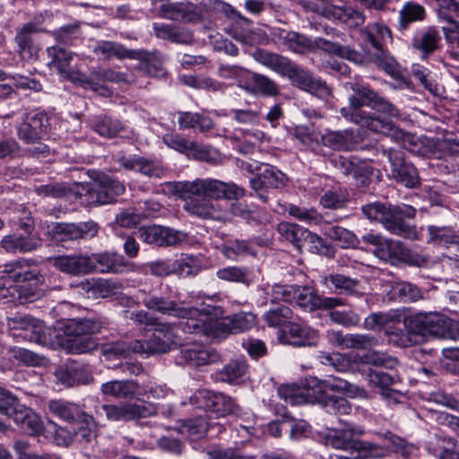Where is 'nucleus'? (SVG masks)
I'll return each mask as SVG.
<instances>
[{"mask_svg":"<svg viewBox=\"0 0 459 459\" xmlns=\"http://www.w3.org/2000/svg\"><path fill=\"white\" fill-rule=\"evenodd\" d=\"M350 88L354 94L349 97L348 107L340 109L346 120L395 140L404 138V132L391 120L400 116L395 106L366 85L350 83Z\"/></svg>","mask_w":459,"mask_h":459,"instance_id":"f257e3e1","label":"nucleus"},{"mask_svg":"<svg viewBox=\"0 0 459 459\" xmlns=\"http://www.w3.org/2000/svg\"><path fill=\"white\" fill-rule=\"evenodd\" d=\"M173 191L186 200L184 209L186 212L219 221L227 220L228 211L217 201L237 200L245 195V189L237 184L210 178L175 182Z\"/></svg>","mask_w":459,"mask_h":459,"instance_id":"f03ea898","label":"nucleus"},{"mask_svg":"<svg viewBox=\"0 0 459 459\" xmlns=\"http://www.w3.org/2000/svg\"><path fill=\"white\" fill-rule=\"evenodd\" d=\"M257 323L256 316L251 312H240L221 320L206 316L204 320L186 323L189 333L204 334L212 339H224L252 329Z\"/></svg>","mask_w":459,"mask_h":459,"instance_id":"7ed1b4c3","label":"nucleus"},{"mask_svg":"<svg viewBox=\"0 0 459 459\" xmlns=\"http://www.w3.org/2000/svg\"><path fill=\"white\" fill-rule=\"evenodd\" d=\"M102 327V321L96 316L67 319L59 328L65 336L62 343L71 353L91 352L98 344L89 335L100 332Z\"/></svg>","mask_w":459,"mask_h":459,"instance_id":"20e7f679","label":"nucleus"},{"mask_svg":"<svg viewBox=\"0 0 459 459\" xmlns=\"http://www.w3.org/2000/svg\"><path fill=\"white\" fill-rule=\"evenodd\" d=\"M405 327L411 333L425 336L457 341L459 322L438 313H417L404 319Z\"/></svg>","mask_w":459,"mask_h":459,"instance_id":"39448f33","label":"nucleus"},{"mask_svg":"<svg viewBox=\"0 0 459 459\" xmlns=\"http://www.w3.org/2000/svg\"><path fill=\"white\" fill-rule=\"evenodd\" d=\"M0 415L13 418L22 431L30 436L42 430L40 418L30 408L19 403L16 397L9 391L0 388ZM7 429V425L0 419V431Z\"/></svg>","mask_w":459,"mask_h":459,"instance_id":"423d86ee","label":"nucleus"},{"mask_svg":"<svg viewBox=\"0 0 459 459\" xmlns=\"http://www.w3.org/2000/svg\"><path fill=\"white\" fill-rule=\"evenodd\" d=\"M368 42L376 50L374 63L386 74L394 75L398 72L395 59L385 49L387 44L393 42L392 31L383 22H375L363 30Z\"/></svg>","mask_w":459,"mask_h":459,"instance_id":"0eeeda50","label":"nucleus"},{"mask_svg":"<svg viewBox=\"0 0 459 459\" xmlns=\"http://www.w3.org/2000/svg\"><path fill=\"white\" fill-rule=\"evenodd\" d=\"M328 390H336V385L327 380L312 378L303 387L281 385L279 387L278 393L281 397L290 404L305 401L307 403H317L324 407L331 397L327 394Z\"/></svg>","mask_w":459,"mask_h":459,"instance_id":"6e6552de","label":"nucleus"},{"mask_svg":"<svg viewBox=\"0 0 459 459\" xmlns=\"http://www.w3.org/2000/svg\"><path fill=\"white\" fill-rule=\"evenodd\" d=\"M416 215V209L408 204L388 205L384 212L381 224L389 232L397 236L416 239L418 233L415 227L404 221V218L412 219Z\"/></svg>","mask_w":459,"mask_h":459,"instance_id":"1a4fd4ad","label":"nucleus"},{"mask_svg":"<svg viewBox=\"0 0 459 459\" xmlns=\"http://www.w3.org/2000/svg\"><path fill=\"white\" fill-rule=\"evenodd\" d=\"M191 403L206 411L214 413L217 417H224L230 414L238 415L239 406L233 398L222 393H215L210 390H199L190 398Z\"/></svg>","mask_w":459,"mask_h":459,"instance_id":"9d476101","label":"nucleus"},{"mask_svg":"<svg viewBox=\"0 0 459 459\" xmlns=\"http://www.w3.org/2000/svg\"><path fill=\"white\" fill-rule=\"evenodd\" d=\"M84 193L81 194L83 202L88 204H107L113 203L122 195L125 186L113 178L103 177L101 179L82 186Z\"/></svg>","mask_w":459,"mask_h":459,"instance_id":"9b49d317","label":"nucleus"},{"mask_svg":"<svg viewBox=\"0 0 459 459\" xmlns=\"http://www.w3.org/2000/svg\"><path fill=\"white\" fill-rule=\"evenodd\" d=\"M99 232V226L92 221L79 223L52 222L48 227V233L57 242L90 239Z\"/></svg>","mask_w":459,"mask_h":459,"instance_id":"f8f14e48","label":"nucleus"},{"mask_svg":"<svg viewBox=\"0 0 459 459\" xmlns=\"http://www.w3.org/2000/svg\"><path fill=\"white\" fill-rule=\"evenodd\" d=\"M278 231L298 248H301L305 243H310L313 245L312 248L317 252H320L321 248H325L324 254L328 257L334 255L333 248L326 246L322 238L298 224L281 221L278 224Z\"/></svg>","mask_w":459,"mask_h":459,"instance_id":"ddd939ff","label":"nucleus"},{"mask_svg":"<svg viewBox=\"0 0 459 459\" xmlns=\"http://www.w3.org/2000/svg\"><path fill=\"white\" fill-rule=\"evenodd\" d=\"M133 264L126 261L122 255L115 252L88 254V273L119 274L132 271Z\"/></svg>","mask_w":459,"mask_h":459,"instance_id":"4468645a","label":"nucleus"},{"mask_svg":"<svg viewBox=\"0 0 459 459\" xmlns=\"http://www.w3.org/2000/svg\"><path fill=\"white\" fill-rule=\"evenodd\" d=\"M47 52L50 58L48 65L51 71L56 72L62 78L80 85L82 82H88L85 74L72 67L74 53L59 47L48 48Z\"/></svg>","mask_w":459,"mask_h":459,"instance_id":"2eb2a0df","label":"nucleus"},{"mask_svg":"<svg viewBox=\"0 0 459 459\" xmlns=\"http://www.w3.org/2000/svg\"><path fill=\"white\" fill-rule=\"evenodd\" d=\"M134 234L143 242L156 247L177 246L186 239L183 231L159 225L143 226Z\"/></svg>","mask_w":459,"mask_h":459,"instance_id":"dca6fc26","label":"nucleus"},{"mask_svg":"<svg viewBox=\"0 0 459 459\" xmlns=\"http://www.w3.org/2000/svg\"><path fill=\"white\" fill-rule=\"evenodd\" d=\"M391 165V176L398 183L409 188H415L420 185V178L416 168L404 159L403 152L389 149L384 151Z\"/></svg>","mask_w":459,"mask_h":459,"instance_id":"f3484780","label":"nucleus"},{"mask_svg":"<svg viewBox=\"0 0 459 459\" xmlns=\"http://www.w3.org/2000/svg\"><path fill=\"white\" fill-rule=\"evenodd\" d=\"M7 326L11 331H20L18 333H13L15 336H22L40 345H47L48 342L43 322L31 316H16L8 318Z\"/></svg>","mask_w":459,"mask_h":459,"instance_id":"a211bd4d","label":"nucleus"},{"mask_svg":"<svg viewBox=\"0 0 459 459\" xmlns=\"http://www.w3.org/2000/svg\"><path fill=\"white\" fill-rule=\"evenodd\" d=\"M259 169L260 172L250 179V186L260 199L266 202V190L283 187L287 178L278 169L268 164L263 165Z\"/></svg>","mask_w":459,"mask_h":459,"instance_id":"6ab92c4d","label":"nucleus"},{"mask_svg":"<svg viewBox=\"0 0 459 459\" xmlns=\"http://www.w3.org/2000/svg\"><path fill=\"white\" fill-rule=\"evenodd\" d=\"M143 305L150 310L178 318H188L191 321L198 313L194 307H186L183 302H176L160 296H148L143 300Z\"/></svg>","mask_w":459,"mask_h":459,"instance_id":"aec40b11","label":"nucleus"},{"mask_svg":"<svg viewBox=\"0 0 459 459\" xmlns=\"http://www.w3.org/2000/svg\"><path fill=\"white\" fill-rule=\"evenodd\" d=\"M293 302L308 311L333 309L343 304L339 298L320 296L315 289L309 286H298Z\"/></svg>","mask_w":459,"mask_h":459,"instance_id":"412c9836","label":"nucleus"},{"mask_svg":"<svg viewBox=\"0 0 459 459\" xmlns=\"http://www.w3.org/2000/svg\"><path fill=\"white\" fill-rule=\"evenodd\" d=\"M111 421H129L146 418L152 414L151 409L140 403L103 404L99 409Z\"/></svg>","mask_w":459,"mask_h":459,"instance_id":"4be33fe9","label":"nucleus"},{"mask_svg":"<svg viewBox=\"0 0 459 459\" xmlns=\"http://www.w3.org/2000/svg\"><path fill=\"white\" fill-rule=\"evenodd\" d=\"M153 326L152 336L146 342H143L145 351L142 354L146 356L151 353H165L170 350L171 345L179 342L171 325L157 323Z\"/></svg>","mask_w":459,"mask_h":459,"instance_id":"5701e85b","label":"nucleus"},{"mask_svg":"<svg viewBox=\"0 0 459 459\" xmlns=\"http://www.w3.org/2000/svg\"><path fill=\"white\" fill-rule=\"evenodd\" d=\"M365 433L362 427L349 422H343V428L332 429L326 436V444L336 449H355L360 446L359 437Z\"/></svg>","mask_w":459,"mask_h":459,"instance_id":"b1692460","label":"nucleus"},{"mask_svg":"<svg viewBox=\"0 0 459 459\" xmlns=\"http://www.w3.org/2000/svg\"><path fill=\"white\" fill-rule=\"evenodd\" d=\"M287 77L294 86L319 98L324 99L331 95V90L325 82L314 77L308 71L304 70L296 64L293 65Z\"/></svg>","mask_w":459,"mask_h":459,"instance_id":"393cba45","label":"nucleus"},{"mask_svg":"<svg viewBox=\"0 0 459 459\" xmlns=\"http://www.w3.org/2000/svg\"><path fill=\"white\" fill-rule=\"evenodd\" d=\"M437 3V16L440 21L446 22L442 27L446 40L459 43V3L455 0H435Z\"/></svg>","mask_w":459,"mask_h":459,"instance_id":"a878e982","label":"nucleus"},{"mask_svg":"<svg viewBox=\"0 0 459 459\" xmlns=\"http://www.w3.org/2000/svg\"><path fill=\"white\" fill-rule=\"evenodd\" d=\"M118 163L125 169L134 170L149 178H160L165 175V169L160 161L136 154L122 155Z\"/></svg>","mask_w":459,"mask_h":459,"instance_id":"bb28decb","label":"nucleus"},{"mask_svg":"<svg viewBox=\"0 0 459 459\" xmlns=\"http://www.w3.org/2000/svg\"><path fill=\"white\" fill-rule=\"evenodd\" d=\"M51 264L61 273L81 277L88 275V254L74 253L49 258Z\"/></svg>","mask_w":459,"mask_h":459,"instance_id":"cd10ccee","label":"nucleus"},{"mask_svg":"<svg viewBox=\"0 0 459 459\" xmlns=\"http://www.w3.org/2000/svg\"><path fill=\"white\" fill-rule=\"evenodd\" d=\"M55 375L58 382L66 386L86 385L93 379L90 367L75 361L59 367Z\"/></svg>","mask_w":459,"mask_h":459,"instance_id":"c85d7f7f","label":"nucleus"},{"mask_svg":"<svg viewBox=\"0 0 459 459\" xmlns=\"http://www.w3.org/2000/svg\"><path fill=\"white\" fill-rule=\"evenodd\" d=\"M220 359V355L214 350L199 343L186 346L180 351L181 361L192 368L215 363Z\"/></svg>","mask_w":459,"mask_h":459,"instance_id":"c756f323","label":"nucleus"},{"mask_svg":"<svg viewBox=\"0 0 459 459\" xmlns=\"http://www.w3.org/2000/svg\"><path fill=\"white\" fill-rule=\"evenodd\" d=\"M323 145L337 151H352L359 143V136L352 129L327 131L322 137Z\"/></svg>","mask_w":459,"mask_h":459,"instance_id":"7c9ffc66","label":"nucleus"},{"mask_svg":"<svg viewBox=\"0 0 459 459\" xmlns=\"http://www.w3.org/2000/svg\"><path fill=\"white\" fill-rule=\"evenodd\" d=\"M46 31L43 28H39L35 23H25L16 33L14 41L17 45V52L22 58H31L38 51V48L33 39V34Z\"/></svg>","mask_w":459,"mask_h":459,"instance_id":"2f4dec72","label":"nucleus"},{"mask_svg":"<svg viewBox=\"0 0 459 459\" xmlns=\"http://www.w3.org/2000/svg\"><path fill=\"white\" fill-rule=\"evenodd\" d=\"M87 82H82L81 86L85 89H91L97 91L100 87L101 83L106 82H134V77L126 74L119 73L112 69H99L94 70L88 76L86 75Z\"/></svg>","mask_w":459,"mask_h":459,"instance_id":"473e14b6","label":"nucleus"},{"mask_svg":"<svg viewBox=\"0 0 459 459\" xmlns=\"http://www.w3.org/2000/svg\"><path fill=\"white\" fill-rule=\"evenodd\" d=\"M284 342L296 346H314L317 343L318 336L315 330L291 323L282 335Z\"/></svg>","mask_w":459,"mask_h":459,"instance_id":"72a5a7b5","label":"nucleus"},{"mask_svg":"<svg viewBox=\"0 0 459 459\" xmlns=\"http://www.w3.org/2000/svg\"><path fill=\"white\" fill-rule=\"evenodd\" d=\"M48 408L54 416L70 423L87 421L89 417L77 404L65 400H51Z\"/></svg>","mask_w":459,"mask_h":459,"instance_id":"f704fd0d","label":"nucleus"},{"mask_svg":"<svg viewBox=\"0 0 459 459\" xmlns=\"http://www.w3.org/2000/svg\"><path fill=\"white\" fill-rule=\"evenodd\" d=\"M80 286L93 299L110 297L117 294L122 288V285L117 281L101 278L84 280Z\"/></svg>","mask_w":459,"mask_h":459,"instance_id":"c9c22d12","label":"nucleus"},{"mask_svg":"<svg viewBox=\"0 0 459 459\" xmlns=\"http://www.w3.org/2000/svg\"><path fill=\"white\" fill-rule=\"evenodd\" d=\"M324 281L328 288H333L337 294L360 296L365 292L359 281L344 274H329Z\"/></svg>","mask_w":459,"mask_h":459,"instance_id":"e433bc0d","label":"nucleus"},{"mask_svg":"<svg viewBox=\"0 0 459 459\" xmlns=\"http://www.w3.org/2000/svg\"><path fill=\"white\" fill-rule=\"evenodd\" d=\"M253 56L261 65L285 77L290 74L295 64L283 56L263 49L255 50Z\"/></svg>","mask_w":459,"mask_h":459,"instance_id":"4c0bfd02","label":"nucleus"},{"mask_svg":"<svg viewBox=\"0 0 459 459\" xmlns=\"http://www.w3.org/2000/svg\"><path fill=\"white\" fill-rule=\"evenodd\" d=\"M139 390V385L134 380H111L103 383L100 391L104 395L116 399H132Z\"/></svg>","mask_w":459,"mask_h":459,"instance_id":"58836bf2","label":"nucleus"},{"mask_svg":"<svg viewBox=\"0 0 459 459\" xmlns=\"http://www.w3.org/2000/svg\"><path fill=\"white\" fill-rule=\"evenodd\" d=\"M134 59L139 60L135 66L138 72L152 77H163L166 75L163 60L157 53L136 52Z\"/></svg>","mask_w":459,"mask_h":459,"instance_id":"ea45409f","label":"nucleus"},{"mask_svg":"<svg viewBox=\"0 0 459 459\" xmlns=\"http://www.w3.org/2000/svg\"><path fill=\"white\" fill-rule=\"evenodd\" d=\"M309 48L314 49H321L329 54L335 55L342 58L348 59L354 63H359L361 61V56L356 50L350 48L349 47H342L339 44L332 42L323 38H316L314 41L309 43Z\"/></svg>","mask_w":459,"mask_h":459,"instance_id":"a19ab883","label":"nucleus"},{"mask_svg":"<svg viewBox=\"0 0 459 459\" xmlns=\"http://www.w3.org/2000/svg\"><path fill=\"white\" fill-rule=\"evenodd\" d=\"M93 52L100 58L108 60L112 57L117 59L135 58L136 51L126 48L122 44L114 41H100L94 48Z\"/></svg>","mask_w":459,"mask_h":459,"instance_id":"79ce46f5","label":"nucleus"},{"mask_svg":"<svg viewBox=\"0 0 459 459\" xmlns=\"http://www.w3.org/2000/svg\"><path fill=\"white\" fill-rule=\"evenodd\" d=\"M145 351L144 344L138 340L133 342L117 341L108 343L101 348L103 355L111 357H126L130 353H143Z\"/></svg>","mask_w":459,"mask_h":459,"instance_id":"37998d69","label":"nucleus"},{"mask_svg":"<svg viewBox=\"0 0 459 459\" xmlns=\"http://www.w3.org/2000/svg\"><path fill=\"white\" fill-rule=\"evenodd\" d=\"M178 122L180 129H198L201 133L211 131L214 123L207 116L193 112H178Z\"/></svg>","mask_w":459,"mask_h":459,"instance_id":"c03bdc74","label":"nucleus"},{"mask_svg":"<svg viewBox=\"0 0 459 459\" xmlns=\"http://www.w3.org/2000/svg\"><path fill=\"white\" fill-rule=\"evenodd\" d=\"M0 244L8 253H15L17 251L26 253L38 248L40 241L34 237L7 235L3 238Z\"/></svg>","mask_w":459,"mask_h":459,"instance_id":"a18cd8bd","label":"nucleus"},{"mask_svg":"<svg viewBox=\"0 0 459 459\" xmlns=\"http://www.w3.org/2000/svg\"><path fill=\"white\" fill-rule=\"evenodd\" d=\"M374 254L383 261L396 264L406 257V248L400 241L385 239L380 247L375 248Z\"/></svg>","mask_w":459,"mask_h":459,"instance_id":"49530a36","label":"nucleus"},{"mask_svg":"<svg viewBox=\"0 0 459 459\" xmlns=\"http://www.w3.org/2000/svg\"><path fill=\"white\" fill-rule=\"evenodd\" d=\"M425 15L426 11L421 4L411 1L406 2L399 11V30H405L410 24L423 21Z\"/></svg>","mask_w":459,"mask_h":459,"instance_id":"de8ad7c7","label":"nucleus"},{"mask_svg":"<svg viewBox=\"0 0 459 459\" xmlns=\"http://www.w3.org/2000/svg\"><path fill=\"white\" fill-rule=\"evenodd\" d=\"M216 276L222 281L241 283L248 286L255 281L252 272L247 267L226 266L216 272Z\"/></svg>","mask_w":459,"mask_h":459,"instance_id":"09e8293b","label":"nucleus"},{"mask_svg":"<svg viewBox=\"0 0 459 459\" xmlns=\"http://www.w3.org/2000/svg\"><path fill=\"white\" fill-rule=\"evenodd\" d=\"M328 18L338 20L341 22L346 24L348 27H357L364 23V14L353 8L339 7L331 5L328 13Z\"/></svg>","mask_w":459,"mask_h":459,"instance_id":"8fccbe9b","label":"nucleus"},{"mask_svg":"<svg viewBox=\"0 0 459 459\" xmlns=\"http://www.w3.org/2000/svg\"><path fill=\"white\" fill-rule=\"evenodd\" d=\"M317 359L321 364L330 366L337 372H348L353 366L351 356L340 352L320 351Z\"/></svg>","mask_w":459,"mask_h":459,"instance_id":"3c124183","label":"nucleus"},{"mask_svg":"<svg viewBox=\"0 0 459 459\" xmlns=\"http://www.w3.org/2000/svg\"><path fill=\"white\" fill-rule=\"evenodd\" d=\"M440 39L438 31L430 27L414 39L413 47L422 52L423 57H427L439 48Z\"/></svg>","mask_w":459,"mask_h":459,"instance_id":"603ef678","label":"nucleus"},{"mask_svg":"<svg viewBox=\"0 0 459 459\" xmlns=\"http://www.w3.org/2000/svg\"><path fill=\"white\" fill-rule=\"evenodd\" d=\"M429 241L439 246L448 247L452 244L459 245V235L451 227H428Z\"/></svg>","mask_w":459,"mask_h":459,"instance_id":"864d4df0","label":"nucleus"},{"mask_svg":"<svg viewBox=\"0 0 459 459\" xmlns=\"http://www.w3.org/2000/svg\"><path fill=\"white\" fill-rule=\"evenodd\" d=\"M210 427L211 425L206 418L199 416L182 423L179 427V432L191 440H198L206 434Z\"/></svg>","mask_w":459,"mask_h":459,"instance_id":"5fc2aeb1","label":"nucleus"},{"mask_svg":"<svg viewBox=\"0 0 459 459\" xmlns=\"http://www.w3.org/2000/svg\"><path fill=\"white\" fill-rule=\"evenodd\" d=\"M92 126L100 135L108 138L115 137L125 130L124 125L119 120L108 116L95 117Z\"/></svg>","mask_w":459,"mask_h":459,"instance_id":"6e6d98bb","label":"nucleus"},{"mask_svg":"<svg viewBox=\"0 0 459 459\" xmlns=\"http://www.w3.org/2000/svg\"><path fill=\"white\" fill-rule=\"evenodd\" d=\"M247 370V364L244 360L236 359L230 361L227 365L220 370L217 375L218 377L229 384H237L246 375Z\"/></svg>","mask_w":459,"mask_h":459,"instance_id":"4d7b16f0","label":"nucleus"},{"mask_svg":"<svg viewBox=\"0 0 459 459\" xmlns=\"http://www.w3.org/2000/svg\"><path fill=\"white\" fill-rule=\"evenodd\" d=\"M325 234L342 248L355 247L359 244V239L356 235L341 226H328Z\"/></svg>","mask_w":459,"mask_h":459,"instance_id":"13d9d810","label":"nucleus"},{"mask_svg":"<svg viewBox=\"0 0 459 459\" xmlns=\"http://www.w3.org/2000/svg\"><path fill=\"white\" fill-rule=\"evenodd\" d=\"M252 82L253 85L248 83V89H245L250 93H260L265 96H277L279 94L277 83L264 74L254 73Z\"/></svg>","mask_w":459,"mask_h":459,"instance_id":"bf43d9fd","label":"nucleus"},{"mask_svg":"<svg viewBox=\"0 0 459 459\" xmlns=\"http://www.w3.org/2000/svg\"><path fill=\"white\" fill-rule=\"evenodd\" d=\"M349 202L348 192L342 188L325 191L320 197L319 203L325 209L339 210L344 208Z\"/></svg>","mask_w":459,"mask_h":459,"instance_id":"052dcab7","label":"nucleus"},{"mask_svg":"<svg viewBox=\"0 0 459 459\" xmlns=\"http://www.w3.org/2000/svg\"><path fill=\"white\" fill-rule=\"evenodd\" d=\"M400 321V315L394 311L371 313L364 320V327L368 330L378 331L388 324Z\"/></svg>","mask_w":459,"mask_h":459,"instance_id":"680f3d73","label":"nucleus"},{"mask_svg":"<svg viewBox=\"0 0 459 459\" xmlns=\"http://www.w3.org/2000/svg\"><path fill=\"white\" fill-rule=\"evenodd\" d=\"M359 360L364 364H370L376 367H385L386 368H394L398 361L395 358L382 352L369 349L362 356L359 357Z\"/></svg>","mask_w":459,"mask_h":459,"instance_id":"e2e57ef3","label":"nucleus"},{"mask_svg":"<svg viewBox=\"0 0 459 459\" xmlns=\"http://www.w3.org/2000/svg\"><path fill=\"white\" fill-rule=\"evenodd\" d=\"M230 211L234 216L239 217L248 223H258L263 219V211L254 204L235 203L230 205Z\"/></svg>","mask_w":459,"mask_h":459,"instance_id":"0e129e2a","label":"nucleus"},{"mask_svg":"<svg viewBox=\"0 0 459 459\" xmlns=\"http://www.w3.org/2000/svg\"><path fill=\"white\" fill-rule=\"evenodd\" d=\"M286 211H288L290 216L308 225H319L323 221L322 215L313 208L307 209L294 204H289Z\"/></svg>","mask_w":459,"mask_h":459,"instance_id":"69168bd1","label":"nucleus"},{"mask_svg":"<svg viewBox=\"0 0 459 459\" xmlns=\"http://www.w3.org/2000/svg\"><path fill=\"white\" fill-rule=\"evenodd\" d=\"M17 276V283H28L30 286L37 287L43 282V276L36 266H31L29 260L22 259V265Z\"/></svg>","mask_w":459,"mask_h":459,"instance_id":"338daca9","label":"nucleus"},{"mask_svg":"<svg viewBox=\"0 0 459 459\" xmlns=\"http://www.w3.org/2000/svg\"><path fill=\"white\" fill-rule=\"evenodd\" d=\"M292 316L293 312L288 306L280 305L265 312L264 319L269 326L278 327L288 323L292 318Z\"/></svg>","mask_w":459,"mask_h":459,"instance_id":"774afa93","label":"nucleus"}]
</instances>
